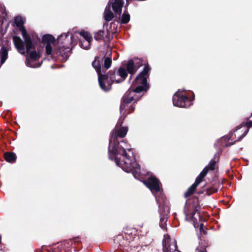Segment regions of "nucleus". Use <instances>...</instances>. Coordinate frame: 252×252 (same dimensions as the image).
<instances>
[{"instance_id":"nucleus-1","label":"nucleus","mask_w":252,"mask_h":252,"mask_svg":"<svg viewBox=\"0 0 252 252\" xmlns=\"http://www.w3.org/2000/svg\"><path fill=\"white\" fill-rule=\"evenodd\" d=\"M149 66H145L143 70L135 79L131 87L123 97L120 107L121 117L115 128L111 132L108 147L109 158L115 160L117 165L120 166L126 172H131L135 178H138L140 174V168L135 160L133 153L130 146L122 140L118 141L117 138H124L127 134L128 128L122 126L126 114L133 111L134 108L129 103L133 101L136 102L143 95V92H146L149 88L147 78L150 71Z\"/></svg>"},{"instance_id":"nucleus-2","label":"nucleus","mask_w":252,"mask_h":252,"mask_svg":"<svg viewBox=\"0 0 252 252\" xmlns=\"http://www.w3.org/2000/svg\"><path fill=\"white\" fill-rule=\"evenodd\" d=\"M14 23L19 28L24 39V42L20 37L13 36V41L16 48L21 54L25 55L29 53V56L27 57L26 61L27 66L33 68L40 67L42 63L39 61L40 58L39 53L35 50V44L34 42V35L32 33L29 34L27 33V30L23 26L24 21L22 17H15Z\"/></svg>"},{"instance_id":"nucleus-3","label":"nucleus","mask_w":252,"mask_h":252,"mask_svg":"<svg viewBox=\"0 0 252 252\" xmlns=\"http://www.w3.org/2000/svg\"><path fill=\"white\" fill-rule=\"evenodd\" d=\"M149 231V229L146 226H142L138 231L135 228H126L124 232V234L119 235L115 239L116 243L119 244L121 247H123L124 250L127 252H131L133 247L135 246L132 244V241L135 238H138L137 234L144 236H145Z\"/></svg>"},{"instance_id":"nucleus-4","label":"nucleus","mask_w":252,"mask_h":252,"mask_svg":"<svg viewBox=\"0 0 252 252\" xmlns=\"http://www.w3.org/2000/svg\"><path fill=\"white\" fill-rule=\"evenodd\" d=\"M144 184L151 191L152 193L154 194L156 199L158 203L159 204V212L160 214V216H163V217H161L160 218V227L162 228H164V224L167 221V217H165V216H167L168 214L169 213V208L167 207L164 209V212L162 213V207L160 203V200L158 198L156 193H159L161 194V188H160V183L159 181L155 177L151 176L150 177L148 180L144 181Z\"/></svg>"},{"instance_id":"nucleus-5","label":"nucleus","mask_w":252,"mask_h":252,"mask_svg":"<svg viewBox=\"0 0 252 252\" xmlns=\"http://www.w3.org/2000/svg\"><path fill=\"white\" fill-rule=\"evenodd\" d=\"M58 43L59 44L58 51L60 54L62 56L64 55L65 57L71 50L73 46L77 44L76 41L73 39L72 34L69 32L61 35L58 38Z\"/></svg>"},{"instance_id":"nucleus-6","label":"nucleus","mask_w":252,"mask_h":252,"mask_svg":"<svg viewBox=\"0 0 252 252\" xmlns=\"http://www.w3.org/2000/svg\"><path fill=\"white\" fill-rule=\"evenodd\" d=\"M216 164V161L214 160H211L208 164V166H206L204 169L201 171V172L199 174V175L196 178L194 184H193L188 189L186 192L185 193V197H188L191 194H192L196 187L199 185V184L202 181L203 179L206 175L208 170H214L215 165Z\"/></svg>"},{"instance_id":"nucleus-7","label":"nucleus","mask_w":252,"mask_h":252,"mask_svg":"<svg viewBox=\"0 0 252 252\" xmlns=\"http://www.w3.org/2000/svg\"><path fill=\"white\" fill-rule=\"evenodd\" d=\"M173 103L175 106L188 107L192 104L188 97L184 94L183 92L178 91L173 96Z\"/></svg>"},{"instance_id":"nucleus-8","label":"nucleus","mask_w":252,"mask_h":252,"mask_svg":"<svg viewBox=\"0 0 252 252\" xmlns=\"http://www.w3.org/2000/svg\"><path fill=\"white\" fill-rule=\"evenodd\" d=\"M107 75L112 83L114 82L120 83L126 78L127 74L126 69L120 67L117 71H110Z\"/></svg>"},{"instance_id":"nucleus-9","label":"nucleus","mask_w":252,"mask_h":252,"mask_svg":"<svg viewBox=\"0 0 252 252\" xmlns=\"http://www.w3.org/2000/svg\"><path fill=\"white\" fill-rule=\"evenodd\" d=\"M177 244L175 240H171L168 236H164L163 241V252H180L177 250Z\"/></svg>"},{"instance_id":"nucleus-10","label":"nucleus","mask_w":252,"mask_h":252,"mask_svg":"<svg viewBox=\"0 0 252 252\" xmlns=\"http://www.w3.org/2000/svg\"><path fill=\"white\" fill-rule=\"evenodd\" d=\"M142 65V62L139 59H134L127 62L126 72L131 75L135 74L138 69Z\"/></svg>"},{"instance_id":"nucleus-11","label":"nucleus","mask_w":252,"mask_h":252,"mask_svg":"<svg viewBox=\"0 0 252 252\" xmlns=\"http://www.w3.org/2000/svg\"><path fill=\"white\" fill-rule=\"evenodd\" d=\"M82 38L80 39V46L83 49H89L93 38L91 34L87 32L82 31L80 32Z\"/></svg>"},{"instance_id":"nucleus-12","label":"nucleus","mask_w":252,"mask_h":252,"mask_svg":"<svg viewBox=\"0 0 252 252\" xmlns=\"http://www.w3.org/2000/svg\"><path fill=\"white\" fill-rule=\"evenodd\" d=\"M102 62V60L98 57H96L95 58L94 61L92 63V65L93 67L96 70L97 74H98V82L99 84V86H100L102 88L104 89L103 86V77H101V75L102 74L101 73V68H100V65H101V62Z\"/></svg>"},{"instance_id":"nucleus-13","label":"nucleus","mask_w":252,"mask_h":252,"mask_svg":"<svg viewBox=\"0 0 252 252\" xmlns=\"http://www.w3.org/2000/svg\"><path fill=\"white\" fill-rule=\"evenodd\" d=\"M42 41L46 43L45 46L46 54L49 55H51L52 52V44L54 43V37L50 34L45 35L42 37Z\"/></svg>"},{"instance_id":"nucleus-14","label":"nucleus","mask_w":252,"mask_h":252,"mask_svg":"<svg viewBox=\"0 0 252 252\" xmlns=\"http://www.w3.org/2000/svg\"><path fill=\"white\" fill-rule=\"evenodd\" d=\"M101 77H103V85L102 87L104 88V89L100 86V88L104 91L106 92L109 91L111 88V85L112 82L109 79L108 76L102 74L101 75Z\"/></svg>"},{"instance_id":"nucleus-15","label":"nucleus","mask_w":252,"mask_h":252,"mask_svg":"<svg viewBox=\"0 0 252 252\" xmlns=\"http://www.w3.org/2000/svg\"><path fill=\"white\" fill-rule=\"evenodd\" d=\"M5 159L9 162H14L16 160V156L13 153H6L4 155Z\"/></svg>"},{"instance_id":"nucleus-16","label":"nucleus","mask_w":252,"mask_h":252,"mask_svg":"<svg viewBox=\"0 0 252 252\" xmlns=\"http://www.w3.org/2000/svg\"><path fill=\"white\" fill-rule=\"evenodd\" d=\"M0 64L3 63L7 58V50L5 48H2L0 51Z\"/></svg>"},{"instance_id":"nucleus-17","label":"nucleus","mask_w":252,"mask_h":252,"mask_svg":"<svg viewBox=\"0 0 252 252\" xmlns=\"http://www.w3.org/2000/svg\"><path fill=\"white\" fill-rule=\"evenodd\" d=\"M4 13L3 12L2 9H0V33L2 34H4L6 32V30H3L2 27L4 23Z\"/></svg>"},{"instance_id":"nucleus-18","label":"nucleus","mask_w":252,"mask_h":252,"mask_svg":"<svg viewBox=\"0 0 252 252\" xmlns=\"http://www.w3.org/2000/svg\"><path fill=\"white\" fill-rule=\"evenodd\" d=\"M104 35V31L100 30L94 33V37L96 40H99L102 39Z\"/></svg>"},{"instance_id":"nucleus-19","label":"nucleus","mask_w":252,"mask_h":252,"mask_svg":"<svg viewBox=\"0 0 252 252\" xmlns=\"http://www.w3.org/2000/svg\"><path fill=\"white\" fill-rule=\"evenodd\" d=\"M112 61L110 58L107 57L104 60V67L106 69H108L111 65Z\"/></svg>"},{"instance_id":"nucleus-20","label":"nucleus","mask_w":252,"mask_h":252,"mask_svg":"<svg viewBox=\"0 0 252 252\" xmlns=\"http://www.w3.org/2000/svg\"><path fill=\"white\" fill-rule=\"evenodd\" d=\"M248 131H249V128L247 127V128L245 130L243 133L242 135H241L240 136H239L238 139L236 140L234 143H232V144H234V143L236 141H240L242 138H243L244 137H245L246 136V135L248 132Z\"/></svg>"},{"instance_id":"nucleus-21","label":"nucleus","mask_w":252,"mask_h":252,"mask_svg":"<svg viewBox=\"0 0 252 252\" xmlns=\"http://www.w3.org/2000/svg\"><path fill=\"white\" fill-rule=\"evenodd\" d=\"M199 210V207L198 206H196L194 207V209H193V212L191 213V217L194 219V215H195V213H196L197 212H198Z\"/></svg>"},{"instance_id":"nucleus-22","label":"nucleus","mask_w":252,"mask_h":252,"mask_svg":"<svg viewBox=\"0 0 252 252\" xmlns=\"http://www.w3.org/2000/svg\"><path fill=\"white\" fill-rule=\"evenodd\" d=\"M195 252H207L206 249L204 247H198L195 250Z\"/></svg>"},{"instance_id":"nucleus-23","label":"nucleus","mask_w":252,"mask_h":252,"mask_svg":"<svg viewBox=\"0 0 252 252\" xmlns=\"http://www.w3.org/2000/svg\"><path fill=\"white\" fill-rule=\"evenodd\" d=\"M203 224H201L200 225V228H199V229H200V232L203 231V232H204V233H205V232L203 231Z\"/></svg>"},{"instance_id":"nucleus-24","label":"nucleus","mask_w":252,"mask_h":252,"mask_svg":"<svg viewBox=\"0 0 252 252\" xmlns=\"http://www.w3.org/2000/svg\"><path fill=\"white\" fill-rule=\"evenodd\" d=\"M185 212V214H186V220H187V218H188V215H187V213H186V212Z\"/></svg>"},{"instance_id":"nucleus-25","label":"nucleus","mask_w":252,"mask_h":252,"mask_svg":"<svg viewBox=\"0 0 252 252\" xmlns=\"http://www.w3.org/2000/svg\"><path fill=\"white\" fill-rule=\"evenodd\" d=\"M161 199L163 200L164 196L163 195H161Z\"/></svg>"},{"instance_id":"nucleus-26","label":"nucleus","mask_w":252,"mask_h":252,"mask_svg":"<svg viewBox=\"0 0 252 252\" xmlns=\"http://www.w3.org/2000/svg\"><path fill=\"white\" fill-rule=\"evenodd\" d=\"M1 236L0 235V243L1 242Z\"/></svg>"}]
</instances>
